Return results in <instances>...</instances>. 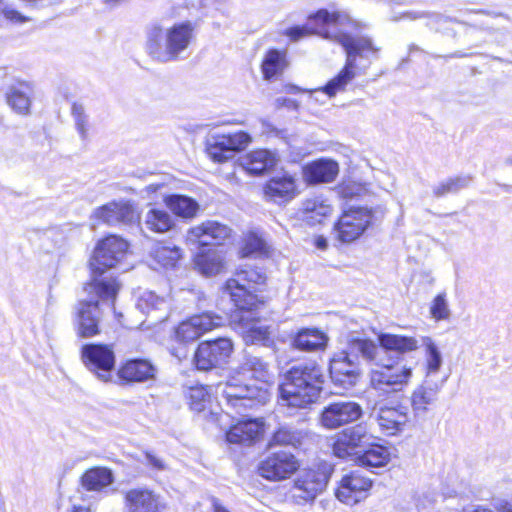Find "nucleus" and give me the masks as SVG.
I'll list each match as a JSON object with an SVG mask.
<instances>
[{
	"instance_id": "5fc2aeb1",
	"label": "nucleus",
	"mask_w": 512,
	"mask_h": 512,
	"mask_svg": "<svg viewBox=\"0 0 512 512\" xmlns=\"http://www.w3.org/2000/svg\"><path fill=\"white\" fill-rule=\"evenodd\" d=\"M265 249V242L255 234H250L242 248V256L249 257L254 253L262 252Z\"/></svg>"
},
{
	"instance_id": "1a4fd4ad",
	"label": "nucleus",
	"mask_w": 512,
	"mask_h": 512,
	"mask_svg": "<svg viewBox=\"0 0 512 512\" xmlns=\"http://www.w3.org/2000/svg\"><path fill=\"white\" fill-rule=\"evenodd\" d=\"M411 367L391 363V358H385L382 364L372 369L370 375L371 386L382 393L400 392L408 385L412 378Z\"/></svg>"
},
{
	"instance_id": "a18cd8bd",
	"label": "nucleus",
	"mask_w": 512,
	"mask_h": 512,
	"mask_svg": "<svg viewBox=\"0 0 512 512\" xmlns=\"http://www.w3.org/2000/svg\"><path fill=\"white\" fill-rule=\"evenodd\" d=\"M287 66L286 54L278 49H270L261 65L263 77L266 80H270L275 76L283 73Z\"/></svg>"
},
{
	"instance_id": "2eb2a0df",
	"label": "nucleus",
	"mask_w": 512,
	"mask_h": 512,
	"mask_svg": "<svg viewBox=\"0 0 512 512\" xmlns=\"http://www.w3.org/2000/svg\"><path fill=\"white\" fill-rule=\"evenodd\" d=\"M363 415L360 404L350 400L329 403L322 409L319 422L326 429H337L358 421Z\"/></svg>"
},
{
	"instance_id": "79ce46f5",
	"label": "nucleus",
	"mask_w": 512,
	"mask_h": 512,
	"mask_svg": "<svg viewBox=\"0 0 512 512\" xmlns=\"http://www.w3.org/2000/svg\"><path fill=\"white\" fill-rule=\"evenodd\" d=\"M163 201L173 214L182 218L194 217L199 209L196 200L182 194L165 195Z\"/></svg>"
},
{
	"instance_id": "de8ad7c7",
	"label": "nucleus",
	"mask_w": 512,
	"mask_h": 512,
	"mask_svg": "<svg viewBox=\"0 0 512 512\" xmlns=\"http://www.w3.org/2000/svg\"><path fill=\"white\" fill-rule=\"evenodd\" d=\"M426 352V378L430 379L432 374L437 373L443 363L442 354L434 341L429 337L422 338Z\"/></svg>"
},
{
	"instance_id": "473e14b6",
	"label": "nucleus",
	"mask_w": 512,
	"mask_h": 512,
	"mask_svg": "<svg viewBox=\"0 0 512 512\" xmlns=\"http://www.w3.org/2000/svg\"><path fill=\"white\" fill-rule=\"evenodd\" d=\"M32 94L33 86L29 82L16 81L8 87L6 100L17 114L27 115L30 112Z\"/></svg>"
},
{
	"instance_id": "e2e57ef3",
	"label": "nucleus",
	"mask_w": 512,
	"mask_h": 512,
	"mask_svg": "<svg viewBox=\"0 0 512 512\" xmlns=\"http://www.w3.org/2000/svg\"><path fill=\"white\" fill-rule=\"evenodd\" d=\"M478 12L482 13V14L489 15V16H493V17H504V18L508 19V16L501 12L497 13V12H490V11H484V10H480Z\"/></svg>"
},
{
	"instance_id": "aec40b11",
	"label": "nucleus",
	"mask_w": 512,
	"mask_h": 512,
	"mask_svg": "<svg viewBox=\"0 0 512 512\" xmlns=\"http://www.w3.org/2000/svg\"><path fill=\"white\" fill-rule=\"evenodd\" d=\"M329 373L332 383L343 390L357 385L362 374V368L346 352L334 354L329 363Z\"/></svg>"
},
{
	"instance_id": "a19ab883",
	"label": "nucleus",
	"mask_w": 512,
	"mask_h": 512,
	"mask_svg": "<svg viewBox=\"0 0 512 512\" xmlns=\"http://www.w3.org/2000/svg\"><path fill=\"white\" fill-rule=\"evenodd\" d=\"M306 437V433L289 424L280 425L272 434L268 447L273 449L275 446H292L301 445Z\"/></svg>"
},
{
	"instance_id": "338daca9",
	"label": "nucleus",
	"mask_w": 512,
	"mask_h": 512,
	"mask_svg": "<svg viewBox=\"0 0 512 512\" xmlns=\"http://www.w3.org/2000/svg\"><path fill=\"white\" fill-rule=\"evenodd\" d=\"M505 163H506L507 165H512V158H507V159L505 160Z\"/></svg>"
},
{
	"instance_id": "f257e3e1",
	"label": "nucleus",
	"mask_w": 512,
	"mask_h": 512,
	"mask_svg": "<svg viewBox=\"0 0 512 512\" xmlns=\"http://www.w3.org/2000/svg\"><path fill=\"white\" fill-rule=\"evenodd\" d=\"M127 251V241L117 235H109L100 240L89 261L91 281L86 289L94 290L102 298L116 297L120 285L114 276L106 273L122 264Z\"/></svg>"
},
{
	"instance_id": "09e8293b",
	"label": "nucleus",
	"mask_w": 512,
	"mask_h": 512,
	"mask_svg": "<svg viewBox=\"0 0 512 512\" xmlns=\"http://www.w3.org/2000/svg\"><path fill=\"white\" fill-rule=\"evenodd\" d=\"M152 259L163 268H173L181 257L180 249L176 246H157L151 252Z\"/></svg>"
},
{
	"instance_id": "3c124183",
	"label": "nucleus",
	"mask_w": 512,
	"mask_h": 512,
	"mask_svg": "<svg viewBox=\"0 0 512 512\" xmlns=\"http://www.w3.org/2000/svg\"><path fill=\"white\" fill-rule=\"evenodd\" d=\"M71 115L74 119L75 127L82 140H86L88 136L89 118L85 112V108L80 103H73Z\"/></svg>"
},
{
	"instance_id": "4be33fe9",
	"label": "nucleus",
	"mask_w": 512,
	"mask_h": 512,
	"mask_svg": "<svg viewBox=\"0 0 512 512\" xmlns=\"http://www.w3.org/2000/svg\"><path fill=\"white\" fill-rule=\"evenodd\" d=\"M370 417L377 422L382 432L387 435H396L404 430L410 420V413L409 408L405 405L383 404L374 407Z\"/></svg>"
},
{
	"instance_id": "49530a36",
	"label": "nucleus",
	"mask_w": 512,
	"mask_h": 512,
	"mask_svg": "<svg viewBox=\"0 0 512 512\" xmlns=\"http://www.w3.org/2000/svg\"><path fill=\"white\" fill-rule=\"evenodd\" d=\"M471 181L472 177L470 175H460L448 178L433 188V194L435 197L440 198L449 193H457L460 190L467 188Z\"/></svg>"
},
{
	"instance_id": "13d9d810",
	"label": "nucleus",
	"mask_w": 512,
	"mask_h": 512,
	"mask_svg": "<svg viewBox=\"0 0 512 512\" xmlns=\"http://www.w3.org/2000/svg\"><path fill=\"white\" fill-rule=\"evenodd\" d=\"M275 107L277 109L286 107L289 110H297L298 102L295 99H291V98H287V97H278L275 100Z\"/></svg>"
},
{
	"instance_id": "a211bd4d",
	"label": "nucleus",
	"mask_w": 512,
	"mask_h": 512,
	"mask_svg": "<svg viewBox=\"0 0 512 512\" xmlns=\"http://www.w3.org/2000/svg\"><path fill=\"white\" fill-rule=\"evenodd\" d=\"M91 218L108 226H130L139 222V214L127 200H114L97 207Z\"/></svg>"
},
{
	"instance_id": "ddd939ff",
	"label": "nucleus",
	"mask_w": 512,
	"mask_h": 512,
	"mask_svg": "<svg viewBox=\"0 0 512 512\" xmlns=\"http://www.w3.org/2000/svg\"><path fill=\"white\" fill-rule=\"evenodd\" d=\"M299 468L294 454L287 450L270 451L259 463L258 472L263 478L280 481L289 478Z\"/></svg>"
},
{
	"instance_id": "9d476101",
	"label": "nucleus",
	"mask_w": 512,
	"mask_h": 512,
	"mask_svg": "<svg viewBox=\"0 0 512 512\" xmlns=\"http://www.w3.org/2000/svg\"><path fill=\"white\" fill-rule=\"evenodd\" d=\"M89 294H94L90 299L80 300L76 306V315L74 326L76 333L81 338H90L100 333L99 324L102 319V309L99 299L111 301L114 304V298H102L94 290L86 289Z\"/></svg>"
},
{
	"instance_id": "a878e982",
	"label": "nucleus",
	"mask_w": 512,
	"mask_h": 512,
	"mask_svg": "<svg viewBox=\"0 0 512 512\" xmlns=\"http://www.w3.org/2000/svg\"><path fill=\"white\" fill-rule=\"evenodd\" d=\"M372 481L361 475L359 471H352L342 477L340 485L336 490V497L346 504H356L365 498Z\"/></svg>"
},
{
	"instance_id": "423d86ee",
	"label": "nucleus",
	"mask_w": 512,
	"mask_h": 512,
	"mask_svg": "<svg viewBox=\"0 0 512 512\" xmlns=\"http://www.w3.org/2000/svg\"><path fill=\"white\" fill-rule=\"evenodd\" d=\"M265 273L253 266H244L234 278L225 283V291L230 295L237 309H255L258 306L255 285L264 284Z\"/></svg>"
},
{
	"instance_id": "412c9836",
	"label": "nucleus",
	"mask_w": 512,
	"mask_h": 512,
	"mask_svg": "<svg viewBox=\"0 0 512 512\" xmlns=\"http://www.w3.org/2000/svg\"><path fill=\"white\" fill-rule=\"evenodd\" d=\"M355 362H358L359 367L362 364L374 365L382 364L384 360V350L381 345L373 340L361 337L356 334H349L347 336L346 347L343 349Z\"/></svg>"
},
{
	"instance_id": "0e129e2a",
	"label": "nucleus",
	"mask_w": 512,
	"mask_h": 512,
	"mask_svg": "<svg viewBox=\"0 0 512 512\" xmlns=\"http://www.w3.org/2000/svg\"><path fill=\"white\" fill-rule=\"evenodd\" d=\"M415 51H421V49L419 48V46H417L416 44H411L409 45L408 47V52H409V55L412 54L413 52Z\"/></svg>"
},
{
	"instance_id": "bb28decb",
	"label": "nucleus",
	"mask_w": 512,
	"mask_h": 512,
	"mask_svg": "<svg viewBox=\"0 0 512 512\" xmlns=\"http://www.w3.org/2000/svg\"><path fill=\"white\" fill-rule=\"evenodd\" d=\"M231 235V229L217 221H206L192 227L187 234V240L198 243L199 246H219Z\"/></svg>"
},
{
	"instance_id": "4468645a",
	"label": "nucleus",
	"mask_w": 512,
	"mask_h": 512,
	"mask_svg": "<svg viewBox=\"0 0 512 512\" xmlns=\"http://www.w3.org/2000/svg\"><path fill=\"white\" fill-rule=\"evenodd\" d=\"M251 142L248 133L240 131L233 134H215L207 139L206 151L215 162H225L232 159L236 152L247 147Z\"/></svg>"
},
{
	"instance_id": "7c9ffc66",
	"label": "nucleus",
	"mask_w": 512,
	"mask_h": 512,
	"mask_svg": "<svg viewBox=\"0 0 512 512\" xmlns=\"http://www.w3.org/2000/svg\"><path fill=\"white\" fill-rule=\"evenodd\" d=\"M339 172L338 163L329 159H320L303 168V177L309 184L332 182Z\"/></svg>"
},
{
	"instance_id": "58836bf2",
	"label": "nucleus",
	"mask_w": 512,
	"mask_h": 512,
	"mask_svg": "<svg viewBox=\"0 0 512 512\" xmlns=\"http://www.w3.org/2000/svg\"><path fill=\"white\" fill-rule=\"evenodd\" d=\"M195 267L204 276L211 277L224 269V257L218 249H209L195 257Z\"/></svg>"
},
{
	"instance_id": "f03ea898",
	"label": "nucleus",
	"mask_w": 512,
	"mask_h": 512,
	"mask_svg": "<svg viewBox=\"0 0 512 512\" xmlns=\"http://www.w3.org/2000/svg\"><path fill=\"white\" fill-rule=\"evenodd\" d=\"M324 383L323 370L316 363L293 365L284 373L279 385L280 398L287 406L306 408L318 400Z\"/></svg>"
},
{
	"instance_id": "f704fd0d",
	"label": "nucleus",
	"mask_w": 512,
	"mask_h": 512,
	"mask_svg": "<svg viewBox=\"0 0 512 512\" xmlns=\"http://www.w3.org/2000/svg\"><path fill=\"white\" fill-rule=\"evenodd\" d=\"M390 457L391 453L388 447L372 443L370 440L369 445H366L361 453L357 455L355 462L366 469H373L386 466Z\"/></svg>"
},
{
	"instance_id": "72a5a7b5",
	"label": "nucleus",
	"mask_w": 512,
	"mask_h": 512,
	"mask_svg": "<svg viewBox=\"0 0 512 512\" xmlns=\"http://www.w3.org/2000/svg\"><path fill=\"white\" fill-rule=\"evenodd\" d=\"M378 343L381 345V349L384 350V357H388L389 352H396L398 354H405L418 349V340L412 336L392 334V333H380L378 335Z\"/></svg>"
},
{
	"instance_id": "39448f33",
	"label": "nucleus",
	"mask_w": 512,
	"mask_h": 512,
	"mask_svg": "<svg viewBox=\"0 0 512 512\" xmlns=\"http://www.w3.org/2000/svg\"><path fill=\"white\" fill-rule=\"evenodd\" d=\"M217 389L225 399L227 408L240 415L263 404L267 392L262 386L244 383L237 377L219 383Z\"/></svg>"
},
{
	"instance_id": "774afa93",
	"label": "nucleus",
	"mask_w": 512,
	"mask_h": 512,
	"mask_svg": "<svg viewBox=\"0 0 512 512\" xmlns=\"http://www.w3.org/2000/svg\"><path fill=\"white\" fill-rule=\"evenodd\" d=\"M118 0H105L106 3L117 2Z\"/></svg>"
},
{
	"instance_id": "e433bc0d",
	"label": "nucleus",
	"mask_w": 512,
	"mask_h": 512,
	"mask_svg": "<svg viewBox=\"0 0 512 512\" xmlns=\"http://www.w3.org/2000/svg\"><path fill=\"white\" fill-rule=\"evenodd\" d=\"M241 165L250 174L260 175L276 165V157L269 150L259 149L244 156Z\"/></svg>"
},
{
	"instance_id": "4d7b16f0",
	"label": "nucleus",
	"mask_w": 512,
	"mask_h": 512,
	"mask_svg": "<svg viewBox=\"0 0 512 512\" xmlns=\"http://www.w3.org/2000/svg\"><path fill=\"white\" fill-rule=\"evenodd\" d=\"M144 455H145L146 464L149 465L154 470L163 471L166 469V465H165L164 461L162 459L158 458L151 451H146L144 453Z\"/></svg>"
},
{
	"instance_id": "603ef678",
	"label": "nucleus",
	"mask_w": 512,
	"mask_h": 512,
	"mask_svg": "<svg viewBox=\"0 0 512 512\" xmlns=\"http://www.w3.org/2000/svg\"><path fill=\"white\" fill-rule=\"evenodd\" d=\"M430 314L436 321L448 320L451 315L445 293L438 294L430 306Z\"/></svg>"
},
{
	"instance_id": "2f4dec72",
	"label": "nucleus",
	"mask_w": 512,
	"mask_h": 512,
	"mask_svg": "<svg viewBox=\"0 0 512 512\" xmlns=\"http://www.w3.org/2000/svg\"><path fill=\"white\" fill-rule=\"evenodd\" d=\"M126 512H160L156 495L148 490L136 488L125 493Z\"/></svg>"
},
{
	"instance_id": "bf43d9fd",
	"label": "nucleus",
	"mask_w": 512,
	"mask_h": 512,
	"mask_svg": "<svg viewBox=\"0 0 512 512\" xmlns=\"http://www.w3.org/2000/svg\"><path fill=\"white\" fill-rule=\"evenodd\" d=\"M472 55H474V53H463L461 51H456L454 53H451V54H448V55H444V56L433 55V57H435V58L443 57L445 59H448V58H465V57H470Z\"/></svg>"
},
{
	"instance_id": "8fccbe9b",
	"label": "nucleus",
	"mask_w": 512,
	"mask_h": 512,
	"mask_svg": "<svg viewBox=\"0 0 512 512\" xmlns=\"http://www.w3.org/2000/svg\"><path fill=\"white\" fill-rule=\"evenodd\" d=\"M185 395L190 408L197 412L203 411L206 408V404L209 402L210 398L208 387L204 385L188 388Z\"/></svg>"
},
{
	"instance_id": "4c0bfd02",
	"label": "nucleus",
	"mask_w": 512,
	"mask_h": 512,
	"mask_svg": "<svg viewBox=\"0 0 512 512\" xmlns=\"http://www.w3.org/2000/svg\"><path fill=\"white\" fill-rule=\"evenodd\" d=\"M136 307L143 314L151 316L155 322H161L167 318V308L164 298L157 296L152 291H144L138 298Z\"/></svg>"
},
{
	"instance_id": "9b49d317",
	"label": "nucleus",
	"mask_w": 512,
	"mask_h": 512,
	"mask_svg": "<svg viewBox=\"0 0 512 512\" xmlns=\"http://www.w3.org/2000/svg\"><path fill=\"white\" fill-rule=\"evenodd\" d=\"M340 20L338 12L320 9L308 17L309 26H293L284 32L292 41H298L308 35L318 34L323 38L335 41V34H343L337 29Z\"/></svg>"
},
{
	"instance_id": "c85d7f7f",
	"label": "nucleus",
	"mask_w": 512,
	"mask_h": 512,
	"mask_svg": "<svg viewBox=\"0 0 512 512\" xmlns=\"http://www.w3.org/2000/svg\"><path fill=\"white\" fill-rule=\"evenodd\" d=\"M329 337L318 328H301L291 337V347L302 352L322 351Z\"/></svg>"
},
{
	"instance_id": "cd10ccee",
	"label": "nucleus",
	"mask_w": 512,
	"mask_h": 512,
	"mask_svg": "<svg viewBox=\"0 0 512 512\" xmlns=\"http://www.w3.org/2000/svg\"><path fill=\"white\" fill-rule=\"evenodd\" d=\"M264 424L257 418H247L238 421L226 433L229 443L252 445L258 441L263 434Z\"/></svg>"
},
{
	"instance_id": "6e6d98bb",
	"label": "nucleus",
	"mask_w": 512,
	"mask_h": 512,
	"mask_svg": "<svg viewBox=\"0 0 512 512\" xmlns=\"http://www.w3.org/2000/svg\"><path fill=\"white\" fill-rule=\"evenodd\" d=\"M261 131L262 134L266 135L267 137H275L284 141H286L288 138V132L286 129H279L266 120L261 122Z\"/></svg>"
},
{
	"instance_id": "f8f14e48",
	"label": "nucleus",
	"mask_w": 512,
	"mask_h": 512,
	"mask_svg": "<svg viewBox=\"0 0 512 512\" xmlns=\"http://www.w3.org/2000/svg\"><path fill=\"white\" fill-rule=\"evenodd\" d=\"M233 342L227 337L201 342L195 353L194 363L198 370L210 371L228 363L233 352Z\"/></svg>"
},
{
	"instance_id": "f3484780",
	"label": "nucleus",
	"mask_w": 512,
	"mask_h": 512,
	"mask_svg": "<svg viewBox=\"0 0 512 512\" xmlns=\"http://www.w3.org/2000/svg\"><path fill=\"white\" fill-rule=\"evenodd\" d=\"M158 367L148 358H129L122 361L116 371L119 385L153 382L157 379Z\"/></svg>"
},
{
	"instance_id": "864d4df0",
	"label": "nucleus",
	"mask_w": 512,
	"mask_h": 512,
	"mask_svg": "<svg viewBox=\"0 0 512 512\" xmlns=\"http://www.w3.org/2000/svg\"><path fill=\"white\" fill-rule=\"evenodd\" d=\"M27 21V17L5 3L4 0H0V27H5L8 23L18 24Z\"/></svg>"
},
{
	"instance_id": "37998d69",
	"label": "nucleus",
	"mask_w": 512,
	"mask_h": 512,
	"mask_svg": "<svg viewBox=\"0 0 512 512\" xmlns=\"http://www.w3.org/2000/svg\"><path fill=\"white\" fill-rule=\"evenodd\" d=\"M114 482V476L106 467H94L81 477L82 486L88 491H100Z\"/></svg>"
},
{
	"instance_id": "c03bdc74",
	"label": "nucleus",
	"mask_w": 512,
	"mask_h": 512,
	"mask_svg": "<svg viewBox=\"0 0 512 512\" xmlns=\"http://www.w3.org/2000/svg\"><path fill=\"white\" fill-rule=\"evenodd\" d=\"M143 225L146 230L161 234L170 231L175 222L167 211L152 208L145 214Z\"/></svg>"
},
{
	"instance_id": "b1692460",
	"label": "nucleus",
	"mask_w": 512,
	"mask_h": 512,
	"mask_svg": "<svg viewBox=\"0 0 512 512\" xmlns=\"http://www.w3.org/2000/svg\"><path fill=\"white\" fill-rule=\"evenodd\" d=\"M254 309H238L233 316L234 321H239L243 339L246 344H256L265 347H271L274 340L271 337V331L268 326L259 325L258 321L252 316Z\"/></svg>"
},
{
	"instance_id": "6e6552de",
	"label": "nucleus",
	"mask_w": 512,
	"mask_h": 512,
	"mask_svg": "<svg viewBox=\"0 0 512 512\" xmlns=\"http://www.w3.org/2000/svg\"><path fill=\"white\" fill-rule=\"evenodd\" d=\"M81 360L89 372L99 381L108 383L113 379L116 355L112 344L88 343L81 348Z\"/></svg>"
},
{
	"instance_id": "c756f323",
	"label": "nucleus",
	"mask_w": 512,
	"mask_h": 512,
	"mask_svg": "<svg viewBox=\"0 0 512 512\" xmlns=\"http://www.w3.org/2000/svg\"><path fill=\"white\" fill-rule=\"evenodd\" d=\"M265 195L275 203H284L296 195V183L292 175L284 173L272 177L265 185Z\"/></svg>"
},
{
	"instance_id": "69168bd1",
	"label": "nucleus",
	"mask_w": 512,
	"mask_h": 512,
	"mask_svg": "<svg viewBox=\"0 0 512 512\" xmlns=\"http://www.w3.org/2000/svg\"><path fill=\"white\" fill-rule=\"evenodd\" d=\"M73 512H89V510L84 507H78L75 508Z\"/></svg>"
},
{
	"instance_id": "393cba45",
	"label": "nucleus",
	"mask_w": 512,
	"mask_h": 512,
	"mask_svg": "<svg viewBox=\"0 0 512 512\" xmlns=\"http://www.w3.org/2000/svg\"><path fill=\"white\" fill-rule=\"evenodd\" d=\"M447 377L440 382L425 379L422 384L417 386L411 394L410 401L413 414L416 418H425L430 406H433L438 395L446 381Z\"/></svg>"
},
{
	"instance_id": "20e7f679",
	"label": "nucleus",
	"mask_w": 512,
	"mask_h": 512,
	"mask_svg": "<svg viewBox=\"0 0 512 512\" xmlns=\"http://www.w3.org/2000/svg\"><path fill=\"white\" fill-rule=\"evenodd\" d=\"M335 42L339 43L346 52L345 65L333 79L318 89L330 98L338 92L344 91L347 84L355 78L357 58L368 59L370 56L378 58V52L380 51V48L374 45L372 39L365 36L353 37L349 34H335Z\"/></svg>"
},
{
	"instance_id": "ea45409f",
	"label": "nucleus",
	"mask_w": 512,
	"mask_h": 512,
	"mask_svg": "<svg viewBox=\"0 0 512 512\" xmlns=\"http://www.w3.org/2000/svg\"><path fill=\"white\" fill-rule=\"evenodd\" d=\"M240 370L243 373H249L262 384H267L271 379L270 365L262 357L245 352Z\"/></svg>"
},
{
	"instance_id": "5701e85b",
	"label": "nucleus",
	"mask_w": 512,
	"mask_h": 512,
	"mask_svg": "<svg viewBox=\"0 0 512 512\" xmlns=\"http://www.w3.org/2000/svg\"><path fill=\"white\" fill-rule=\"evenodd\" d=\"M223 317L211 312L194 315L176 328V339L183 343L199 339L205 332L222 325Z\"/></svg>"
},
{
	"instance_id": "680f3d73",
	"label": "nucleus",
	"mask_w": 512,
	"mask_h": 512,
	"mask_svg": "<svg viewBox=\"0 0 512 512\" xmlns=\"http://www.w3.org/2000/svg\"><path fill=\"white\" fill-rule=\"evenodd\" d=\"M315 246L320 249V250H325L328 246V242L326 240L325 237L323 236H318L316 239H315Z\"/></svg>"
},
{
	"instance_id": "052dcab7",
	"label": "nucleus",
	"mask_w": 512,
	"mask_h": 512,
	"mask_svg": "<svg viewBox=\"0 0 512 512\" xmlns=\"http://www.w3.org/2000/svg\"><path fill=\"white\" fill-rule=\"evenodd\" d=\"M164 186L163 183H152L147 185L143 191L150 195L158 192L160 189L164 188Z\"/></svg>"
},
{
	"instance_id": "dca6fc26",
	"label": "nucleus",
	"mask_w": 512,
	"mask_h": 512,
	"mask_svg": "<svg viewBox=\"0 0 512 512\" xmlns=\"http://www.w3.org/2000/svg\"><path fill=\"white\" fill-rule=\"evenodd\" d=\"M373 215L367 208H351L344 212L334 225L337 238L350 243L359 238L372 222Z\"/></svg>"
},
{
	"instance_id": "7ed1b4c3",
	"label": "nucleus",
	"mask_w": 512,
	"mask_h": 512,
	"mask_svg": "<svg viewBox=\"0 0 512 512\" xmlns=\"http://www.w3.org/2000/svg\"><path fill=\"white\" fill-rule=\"evenodd\" d=\"M145 50L161 63L177 61L196 38V24L187 20L164 28L151 24L145 31Z\"/></svg>"
},
{
	"instance_id": "6ab92c4d",
	"label": "nucleus",
	"mask_w": 512,
	"mask_h": 512,
	"mask_svg": "<svg viewBox=\"0 0 512 512\" xmlns=\"http://www.w3.org/2000/svg\"><path fill=\"white\" fill-rule=\"evenodd\" d=\"M372 438L366 427L361 424L346 428L336 436L333 443V453L341 459L353 457L355 461L357 455L361 453L366 445H369Z\"/></svg>"
},
{
	"instance_id": "c9c22d12",
	"label": "nucleus",
	"mask_w": 512,
	"mask_h": 512,
	"mask_svg": "<svg viewBox=\"0 0 512 512\" xmlns=\"http://www.w3.org/2000/svg\"><path fill=\"white\" fill-rule=\"evenodd\" d=\"M331 212V205L320 196L307 198L302 202V220L310 226L321 224Z\"/></svg>"
},
{
	"instance_id": "0eeeda50",
	"label": "nucleus",
	"mask_w": 512,
	"mask_h": 512,
	"mask_svg": "<svg viewBox=\"0 0 512 512\" xmlns=\"http://www.w3.org/2000/svg\"><path fill=\"white\" fill-rule=\"evenodd\" d=\"M333 468L324 462L316 469L302 470L294 480L292 498L297 504L313 501L327 486Z\"/></svg>"
}]
</instances>
